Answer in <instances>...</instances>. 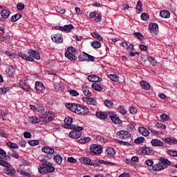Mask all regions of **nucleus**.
Listing matches in <instances>:
<instances>
[{
    "label": "nucleus",
    "mask_w": 177,
    "mask_h": 177,
    "mask_svg": "<svg viewBox=\"0 0 177 177\" xmlns=\"http://www.w3.org/2000/svg\"><path fill=\"white\" fill-rule=\"evenodd\" d=\"M0 40L1 41V42H5L6 44H9V42L10 41V38H9V37L1 36Z\"/></svg>",
    "instance_id": "obj_50"
},
{
    "label": "nucleus",
    "mask_w": 177,
    "mask_h": 177,
    "mask_svg": "<svg viewBox=\"0 0 177 177\" xmlns=\"http://www.w3.org/2000/svg\"><path fill=\"white\" fill-rule=\"evenodd\" d=\"M149 32L153 35L158 34V24L156 23H150L149 25Z\"/></svg>",
    "instance_id": "obj_13"
},
{
    "label": "nucleus",
    "mask_w": 177,
    "mask_h": 177,
    "mask_svg": "<svg viewBox=\"0 0 177 177\" xmlns=\"http://www.w3.org/2000/svg\"><path fill=\"white\" fill-rule=\"evenodd\" d=\"M88 80L91 82H100L102 81V79L96 75H91L88 76Z\"/></svg>",
    "instance_id": "obj_22"
},
{
    "label": "nucleus",
    "mask_w": 177,
    "mask_h": 177,
    "mask_svg": "<svg viewBox=\"0 0 177 177\" xmlns=\"http://www.w3.org/2000/svg\"><path fill=\"white\" fill-rule=\"evenodd\" d=\"M7 146H8V147H10L11 149H19V145L12 142H7Z\"/></svg>",
    "instance_id": "obj_49"
},
{
    "label": "nucleus",
    "mask_w": 177,
    "mask_h": 177,
    "mask_svg": "<svg viewBox=\"0 0 177 177\" xmlns=\"http://www.w3.org/2000/svg\"><path fill=\"white\" fill-rule=\"evenodd\" d=\"M64 122L66 124L65 128H66L67 129H75L76 125H77L73 124V118L70 117L65 118Z\"/></svg>",
    "instance_id": "obj_12"
},
{
    "label": "nucleus",
    "mask_w": 177,
    "mask_h": 177,
    "mask_svg": "<svg viewBox=\"0 0 177 177\" xmlns=\"http://www.w3.org/2000/svg\"><path fill=\"white\" fill-rule=\"evenodd\" d=\"M66 108L68 109L73 113H75V114H78L79 115H85V114H88L89 113V109L88 108L75 103H67L65 104Z\"/></svg>",
    "instance_id": "obj_1"
},
{
    "label": "nucleus",
    "mask_w": 177,
    "mask_h": 177,
    "mask_svg": "<svg viewBox=\"0 0 177 177\" xmlns=\"http://www.w3.org/2000/svg\"><path fill=\"white\" fill-rule=\"evenodd\" d=\"M152 146L161 147L164 146V142L158 139H153L151 141Z\"/></svg>",
    "instance_id": "obj_26"
},
{
    "label": "nucleus",
    "mask_w": 177,
    "mask_h": 177,
    "mask_svg": "<svg viewBox=\"0 0 177 177\" xmlns=\"http://www.w3.org/2000/svg\"><path fill=\"white\" fill-rule=\"evenodd\" d=\"M73 28H74V26L71 24L65 25L64 26H56L54 27V30H59V31H62V32H70Z\"/></svg>",
    "instance_id": "obj_11"
},
{
    "label": "nucleus",
    "mask_w": 177,
    "mask_h": 177,
    "mask_svg": "<svg viewBox=\"0 0 177 177\" xmlns=\"http://www.w3.org/2000/svg\"><path fill=\"white\" fill-rule=\"evenodd\" d=\"M35 90L37 91V93H39V94L44 93V92H45V85H44V83L41 82H36Z\"/></svg>",
    "instance_id": "obj_14"
},
{
    "label": "nucleus",
    "mask_w": 177,
    "mask_h": 177,
    "mask_svg": "<svg viewBox=\"0 0 177 177\" xmlns=\"http://www.w3.org/2000/svg\"><path fill=\"white\" fill-rule=\"evenodd\" d=\"M136 10L138 13H142V11L143 10V8L142 7V1H138L137 2Z\"/></svg>",
    "instance_id": "obj_41"
},
{
    "label": "nucleus",
    "mask_w": 177,
    "mask_h": 177,
    "mask_svg": "<svg viewBox=\"0 0 177 177\" xmlns=\"http://www.w3.org/2000/svg\"><path fill=\"white\" fill-rule=\"evenodd\" d=\"M109 118L111 120L112 122L114 124H120L121 123V120L120 118L117 117V115L114 113H110L109 115Z\"/></svg>",
    "instance_id": "obj_21"
},
{
    "label": "nucleus",
    "mask_w": 177,
    "mask_h": 177,
    "mask_svg": "<svg viewBox=\"0 0 177 177\" xmlns=\"http://www.w3.org/2000/svg\"><path fill=\"white\" fill-rule=\"evenodd\" d=\"M109 78L111 80V81H114L115 82H118L119 77L118 76L114 75V74H111L108 75Z\"/></svg>",
    "instance_id": "obj_47"
},
{
    "label": "nucleus",
    "mask_w": 177,
    "mask_h": 177,
    "mask_svg": "<svg viewBox=\"0 0 177 177\" xmlns=\"http://www.w3.org/2000/svg\"><path fill=\"white\" fill-rule=\"evenodd\" d=\"M148 60L150 62L151 66H156V64H157V62L154 58H153V57H149Z\"/></svg>",
    "instance_id": "obj_59"
},
{
    "label": "nucleus",
    "mask_w": 177,
    "mask_h": 177,
    "mask_svg": "<svg viewBox=\"0 0 177 177\" xmlns=\"http://www.w3.org/2000/svg\"><path fill=\"white\" fill-rule=\"evenodd\" d=\"M51 39L55 44H62L63 43V35L60 33H57L51 37Z\"/></svg>",
    "instance_id": "obj_16"
},
{
    "label": "nucleus",
    "mask_w": 177,
    "mask_h": 177,
    "mask_svg": "<svg viewBox=\"0 0 177 177\" xmlns=\"http://www.w3.org/2000/svg\"><path fill=\"white\" fill-rule=\"evenodd\" d=\"M6 73H7L8 75H13L15 73V68L13 66H9L6 69Z\"/></svg>",
    "instance_id": "obj_42"
},
{
    "label": "nucleus",
    "mask_w": 177,
    "mask_h": 177,
    "mask_svg": "<svg viewBox=\"0 0 177 177\" xmlns=\"http://www.w3.org/2000/svg\"><path fill=\"white\" fill-rule=\"evenodd\" d=\"M30 110L35 111L36 113H45V108L42 106V104H37L35 105H30Z\"/></svg>",
    "instance_id": "obj_10"
},
{
    "label": "nucleus",
    "mask_w": 177,
    "mask_h": 177,
    "mask_svg": "<svg viewBox=\"0 0 177 177\" xmlns=\"http://www.w3.org/2000/svg\"><path fill=\"white\" fill-rule=\"evenodd\" d=\"M104 105L106 107H108V109H113L114 106V103L111 102V101L106 100L104 101Z\"/></svg>",
    "instance_id": "obj_43"
},
{
    "label": "nucleus",
    "mask_w": 177,
    "mask_h": 177,
    "mask_svg": "<svg viewBox=\"0 0 177 177\" xmlns=\"http://www.w3.org/2000/svg\"><path fill=\"white\" fill-rule=\"evenodd\" d=\"M54 161L56 162V164L60 165L62 162H63V158L60 155L54 156Z\"/></svg>",
    "instance_id": "obj_33"
},
{
    "label": "nucleus",
    "mask_w": 177,
    "mask_h": 177,
    "mask_svg": "<svg viewBox=\"0 0 177 177\" xmlns=\"http://www.w3.org/2000/svg\"><path fill=\"white\" fill-rule=\"evenodd\" d=\"M106 153L109 157H113V156H115V150H114V149L111 147H108L106 149Z\"/></svg>",
    "instance_id": "obj_29"
},
{
    "label": "nucleus",
    "mask_w": 177,
    "mask_h": 177,
    "mask_svg": "<svg viewBox=\"0 0 177 177\" xmlns=\"http://www.w3.org/2000/svg\"><path fill=\"white\" fill-rule=\"evenodd\" d=\"M111 113V112L98 111L96 113L95 115L97 118H100V120H107L108 117H110Z\"/></svg>",
    "instance_id": "obj_18"
},
{
    "label": "nucleus",
    "mask_w": 177,
    "mask_h": 177,
    "mask_svg": "<svg viewBox=\"0 0 177 177\" xmlns=\"http://www.w3.org/2000/svg\"><path fill=\"white\" fill-rule=\"evenodd\" d=\"M18 56L19 57H21V59L26 60V62H34V59H36L37 60L41 59L39 53L34 50H29L28 54L19 52L18 53Z\"/></svg>",
    "instance_id": "obj_2"
},
{
    "label": "nucleus",
    "mask_w": 177,
    "mask_h": 177,
    "mask_svg": "<svg viewBox=\"0 0 177 177\" xmlns=\"http://www.w3.org/2000/svg\"><path fill=\"white\" fill-rule=\"evenodd\" d=\"M140 85L142 86V88L143 89H145L146 91H149V89H150L151 88V85L150 84H149L148 82H147L146 81H141L140 82Z\"/></svg>",
    "instance_id": "obj_30"
},
{
    "label": "nucleus",
    "mask_w": 177,
    "mask_h": 177,
    "mask_svg": "<svg viewBox=\"0 0 177 177\" xmlns=\"http://www.w3.org/2000/svg\"><path fill=\"white\" fill-rule=\"evenodd\" d=\"M40 118L44 120L46 122H50V121H53L55 119V113L52 111H46L40 115Z\"/></svg>",
    "instance_id": "obj_9"
},
{
    "label": "nucleus",
    "mask_w": 177,
    "mask_h": 177,
    "mask_svg": "<svg viewBox=\"0 0 177 177\" xmlns=\"http://www.w3.org/2000/svg\"><path fill=\"white\" fill-rule=\"evenodd\" d=\"M17 9H18V10H23V9H24V4L19 3L17 5Z\"/></svg>",
    "instance_id": "obj_64"
},
{
    "label": "nucleus",
    "mask_w": 177,
    "mask_h": 177,
    "mask_svg": "<svg viewBox=\"0 0 177 177\" xmlns=\"http://www.w3.org/2000/svg\"><path fill=\"white\" fill-rule=\"evenodd\" d=\"M138 131L142 136H149V135H150L149 130L145 127H138Z\"/></svg>",
    "instance_id": "obj_23"
},
{
    "label": "nucleus",
    "mask_w": 177,
    "mask_h": 177,
    "mask_svg": "<svg viewBox=\"0 0 177 177\" xmlns=\"http://www.w3.org/2000/svg\"><path fill=\"white\" fill-rule=\"evenodd\" d=\"M141 19L142 20H148L149 19V15H147L146 12H143L141 15Z\"/></svg>",
    "instance_id": "obj_61"
},
{
    "label": "nucleus",
    "mask_w": 177,
    "mask_h": 177,
    "mask_svg": "<svg viewBox=\"0 0 177 177\" xmlns=\"http://www.w3.org/2000/svg\"><path fill=\"white\" fill-rule=\"evenodd\" d=\"M80 143H82V144H85V143H88V142H91V138L89 137H86L84 138H81L79 140Z\"/></svg>",
    "instance_id": "obj_51"
},
{
    "label": "nucleus",
    "mask_w": 177,
    "mask_h": 177,
    "mask_svg": "<svg viewBox=\"0 0 177 177\" xmlns=\"http://www.w3.org/2000/svg\"><path fill=\"white\" fill-rule=\"evenodd\" d=\"M10 15V11L9 10H3L1 11V16L3 19H8Z\"/></svg>",
    "instance_id": "obj_36"
},
{
    "label": "nucleus",
    "mask_w": 177,
    "mask_h": 177,
    "mask_svg": "<svg viewBox=\"0 0 177 177\" xmlns=\"http://www.w3.org/2000/svg\"><path fill=\"white\" fill-rule=\"evenodd\" d=\"M78 59L80 62H85V61L88 60V53L83 52L82 54H80L78 56Z\"/></svg>",
    "instance_id": "obj_32"
},
{
    "label": "nucleus",
    "mask_w": 177,
    "mask_h": 177,
    "mask_svg": "<svg viewBox=\"0 0 177 177\" xmlns=\"http://www.w3.org/2000/svg\"><path fill=\"white\" fill-rule=\"evenodd\" d=\"M129 112L131 114L135 115L137 114L138 113V109L133 106H130L129 107Z\"/></svg>",
    "instance_id": "obj_56"
},
{
    "label": "nucleus",
    "mask_w": 177,
    "mask_h": 177,
    "mask_svg": "<svg viewBox=\"0 0 177 177\" xmlns=\"http://www.w3.org/2000/svg\"><path fill=\"white\" fill-rule=\"evenodd\" d=\"M160 15L163 19H169V17H171V13L168 10H162Z\"/></svg>",
    "instance_id": "obj_28"
},
{
    "label": "nucleus",
    "mask_w": 177,
    "mask_h": 177,
    "mask_svg": "<svg viewBox=\"0 0 177 177\" xmlns=\"http://www.w3.org/2000/svg\"><path fill=\"white\" fill-rule=\"evenodd\" d=\"M84 102H86V104H91L93 106H96V104H97L96 100L92 97L84 98Z\"/></svg>",
    "instance_id": "obj_25"
},
{
    "label": "nucleus",
    "mask_w": 177,
    "mask_h": 177,
    "mask_svg": "<svg viewBox=\"0 0 177 177\" xmlns=\"http://www.w3.org/2000/svg\"><path fill=\"white\" fill-rule=\"evenodd\" d=\"M145 142L144 137H138L134 140V143L136 145H140V143H143Z\"/></svg>",
    "instance_id": "obj_45"
},
{
    "label": "nucleus",
    "mask_w": 177,
    "mask_h": 177,
    "mask_svg": "<svg viewBox=\"0 0 177 177\" xmlns=\"http://www.w3.org/2000/svg\"><path fill=\"white\" fill-rule=\"evenodd\" d=\"M135 50V47L133 46V44H129V46L127 48V50L129 52H133V50Z\"/></svg>",
    "instance_id": "obj_63"
},
{
    "label": "nucleus",
    "mask_w": 177,
    "mask_h": 177,
    "mask_svg": "<svg viewBox=\"0 0 177 177\" xmlns=\"http://www.w3.org/2000/svg\"><path fill=\"white\" fill-rule=\"evenodd\" d=\"M69 93L71 96H78L80 93L75 90H69Z\"/></svg>",
    "instance_id": "obj_58"
},
{
    "label": "nucleus",
    "mask_w": 177,
    "mask_h": 177,
    "mask_svg": "<svg viewBox=\"0 0 177 177\" xmlns=\"http://www.w3.org/2000/svg\"><path fill=\"white\" fill-rule=\"evenodd\" d=\"M91 35L93 38H95V39H99V41H103V37H102V36L96 32H92Z\"/></svg>",
    "instance_id": "obj_40"
},
{
    "label": "nucleus",
    "mask_w": 177,
    "mask_h": 177,
    "mask_svg": "<svg viewBox=\"0 0 177 177\" xmlns=\"http://www.w3.org/2000/svg\"><path fill=\"white\" fill-rule=\"evenodd\" d=\"M156 126L160 129H167V126L162 123L156 122Z\"/></svg>",
    "instance_id": "obj_55"
},
{
    "label": "nucleus",
    "mask_w": 177,
    "mask_h": 177,
    "mask_svg": "<svg viewBox=\"0 0 177 177\" xmlns=\"http://www.w3.org/2000/svg\"><path fill=\"white\" fill-rule=\"evenodd\" d=\"M73 129L74 131L69 133V137L72 138V139H78V138H81V131H84V127L77 124L75 129Z\"/></svg>",
    "instance_id": "obj_6"
},
{
    "label": "nucleus",
    "mask_w": 177,
    "mask_h": 177,
    "mask_svg": "<svg viewBox=\"0 0 177 177\" xmlns=\"http://www.w3.org/2000/svg\"><path fill=\"white\" fill-rule=\"evenodd\" d=\"M168 165H171V161H169L167 158H160L159 160V162L155 164L152 166L153 171L158 172L160 171H162L166 168H168Z\"/></svg>",
    "instance_id": "obj_4"
},
{
    "label": "nucleus",
    "mask_w": 177,
    "mask_h": 177,
    "mask_svg": "<svg viewBox=\"0 0 177 177\" xmlns=\"http://www.w3.org/2000/svg\"><path fill=\"white\" fill-rule=\"evenodd\" d=\"M139 151L142 154V156H153V154H154L153 149L150 147H141L140 148Z\"/></svg>",
    "instance_id": "obj_15"
},
{
    "label": "nucleus",
    "mask_w": 177,
    "mask_h": 177,
    "mask_svg": "<svg viewBox=\"0 0 177 177\" xmlns=\"http://www.w3.org/2000/svg\"><path fill=\"white\" fill-rule=\"evenodd\" d=\"M28 120L32 122V124H39L41 122V119L35 117V116H32L29 118Z\"/></svg>",
    "instance_id": "obj_34"
},
{
    "label": "nucleus",
    "mask_w": 177,
    "mask_h": 177,
    "mask_svg": "<svg viewBox=\"0 0 177 177\" xmlns=\"http://www.w3.org/2000/svg\"><path fill=\"white\" fill-rule=\"evenodd\" d=\"M86 62H95V57L87 54V59Z\"/></svg>",
    "instance_id": "obj_62"
},
{
    "label": "nucleus",
    "mask_w": 177,
    "mask_h": 177,
    "mask_svg": "<svg viewBox=\"0 0 177 177\" xmlns=\"http://www.w3.org/2000/svg\"><path fill=\"white\" fill-rule=\"evenodd\" d=\"M82 89L85 96H88V97H91V96H92V93L89 91L88 86H82Z\"/></svg>",
    "instance_id": "obj_27"
},
{
    "label": "nucleus",
    "mask_w": 177,
    "mask_h": 177,
    "mask_svg": "<svg viewBox=\"0 0 177 177\" xmlns=\"http://www.w3.org/2000/svg\"><path fill=\"white\" fill-rule=\"evenodd\" d=\"M91 88H93L95 91H97V92H100L102 91V86L97 83H93Z\"/></svg>",
    "instance_id": "obj_39"
},
{
    "label": "nucleus",
    "mask_w": 177,
    "mask_h": 177,
    "mask_svg": "<svg viewBox=\"0 0 177 177\" xmlns=\"http://www.w3.org/2000/svg\"><path fill=\"white\" fill-rule=\"evenodd\" d=\"M90 19H94L96 23H100L102 21V13H96V12H93L89 14Z\"/></svg>",
    "instance_id": "obj_17"
},
{
    "label": "nucleus",
    "mask_w": 177,
    "mask_h": 177,
    "mask_svg": "<svg viewBox=\"0 0 177 177\" xmlns=\"http://www.w3.org/2000/svg\"><path fill=\"white\" fill-rule=\"evenodd\" d=\"M21 16L22 15L21 13L15 14V15L11 17L10 20L12 22L17 21V20H19V19H21Z\"/></svg>",
    "instance_id": "obj_37"
},
{
    "label": "nucleus",
    "mask_w": 177,
    "mask_h": 177,
    "mask_svg": "<svg viewBox=\"0 0 177 177\" xmlns=\"http://www.w3.org/2000/svg\"><path fill=\"white\" fill-rule=\"evenodd\" d=\"M119 113H120V114H127V109H125V106L120 105L118 109Z\"/></svg>",
    "instance_id": "obj_48"
},
{
    "label": "nucleus",
    "mask_w": 177,
    "mask_h": 177,
    "mask_svg": "<svg viewBox=\"0 0 177 177\" xmlns=\"http://www.w3.org/2000/svg\"><path fill=\"white\" fill-rule=\"evenodd\" d=\"M160 118L162 121H169V116L167 114L160 115Z\"/></svg>",
    "instance_id": "obj_53"
},
{
    "label": "nucleus",
    "mask_w": 177,
    "mask_h": 177,
    "mask_svg": "<svg viewBox=\"0 0 177 177\" xmlns=\"http://www.w3.org/2000/svg\"><path fill=\"white\" fill-rule=\"evenodd\" d=\"M0 165H1V167H5L6 168H9V167H12V165H10V163L2 160H0Z\"/></svg>",
    "instance_id": "obj_44"
},
{
    "label": "nucleus",
    "mask_w": 177,
    "mask_h": 177,
    "mask_svg": "<svg viewBox=\"0 0 177 177\" xmlns=\"http://www.w3.org/2000/svg\"><path fill=\"white\" fill-rule=\"evenodd\" d=\"M19 86L22 89L26 91V92H28L31 88L30 87V85H28V82H27V80L25 79H23L19 81Z\"/></svg>",
    "instance_id": "obj_19"
},
{
    "label": "nucleus",
    "mask_w": 177,
    "mask_h": 177,
    "mask_svg": "<svg viewBox=\"0 0 177 177\" xmlns=\"http://www.w3.org/2000/svg\"><path fill=\"white\" fill-rule=\"evenodd\" d=\"M119 139H122L123 140H129L131 139V133L126 130H121L116 133Z\"/></svg>",
    "instance_id": "obj_8"
},
{
    "label": "nucleus",
    "mask_w": 177,
    "mask_h": 177,
    "mask_svg": "<svg viewBox=\"0 0 177 177\" xmlns=\"http://www.w3.org/2000/svg\"><path fill=\"white\" fill-rule=\"evenodd\" d=\"M75 55H77V50L74 47H68L65 52V56L68 60H77Z\"/></svg>",
    "instance_id": "obj_5"
},
{
    "label": "nucleus",
    "mask_w": 177,
    "mask_h": 177,
    "mask_svg": "<svg viewBox=\"0 0 177 177\" xmlns=\"http://www.w3.org/2000/svg\"><path fill=\"white\" fill-rule=\"evenodd\" d=\"M55 88L57 89V91H64V86H60V84H59V83H55L54 84Z\"/></svg>",
    "instance_id": "obj_52"
},
{
    "label": "nucleus",
    "mask_w": 177,
    "mask_h": 177,
    "mask_svg": "<svg viewBox=\"0 0 177 177\" xmlns=\"http://www.w3.org/2000/svg\"><path fill=\"white\" fill-rule=\"evenodd\" d=\"M145 164L147 165V167H153L154 162L149 159L145 161Z\"/></svg>",
    "instance_id": "obj_60"
},
{
    "label": "nucleus",
    "mask_w": 177,
    "mask_h": 177,
    "mask_svg": "<svg viewBox=\"0 0 177 177\" xmlns=\"http://www.w3.org/2000/svg\"><path fill=\"white\" fill-rule=\"evenodd\" d=\"M28 143L30 146H38V145H39V141L38 140H29Z\"/></svg>",
    "instance_id": "obj_46"
},
{
    "label": "nucleus",
    "mask_w": 177,
    "mask_h": 177,
    "mask_svg": "<svg viewBox=\"0 0 177 177\" xmlns=\"http://www.w3.org/2000/svg\"><path fill=\"white\" fill-rule=\"evenodd\" d=\"M8 156H10V157H12L13 158H19V153L16 152H8Z\"/></svg>",
    "instance_id": "obj_57"
},
{
    "label": "nucleus",
    "mask_w": 177,
    "mask_h": 177,
    "mask_svg": "<svg viewBox=\"0 0 177 177\" xmlns=\"http://www.w3.org/2000/svg\"><path fill=\"white\" fill-rule=\"evenodd\" d=\"M165 143L167 145H177L176 139H172L171 138H167L165 140Z\"/></svg>",
    "instance_id": "obj_35"
},
{
    "label": "nucleus",
    "mask_w": 177,
    "mask_h": 177,
    "mask_svg": "<svg viewBox=\"0 0 177 177\" xmlns=\"http://www.w3.org/2000/svg\"><path fill=\"white\" fill-rule=\"evenodd\" d=\"M43 153H46V154H54L55 149L53 148H50L49 147H43L41 149Z\"/></svg>",
    "instance_id": "obj_24"
},
{
    "label": "nucleus",
    "mask_w": 177,
    "mask_h": 177,
    "mask_svg": "<svg viewBox=\"0 0 177 177\" xmlns=\"http://www.w3.org/2000/svg\"><path fill=\"white\" fill-rule=\"evenodd\" d=\"M167 154H169V156L171 157H177V151L169 150L167 151Z\"/></svg>",
    "instance_id": "obj_54"
},
{
    "label": "nucleus",
    "mask_w": 177,
    "mask_h": 177,
    "mask_svg": "<svg viewBox=\"0 0 177 177\" xmlns=\"http://www.w3.org/2000/svg\"><path fill=\"white\" fill-rule=\"evenodd\" d=\"M91 46L94 49H99L102 46V44H100V41H95L91 42Z\"/></svg>",
    "instance_id": "obj_38"
},
{
    "label": "nucleus",
    "mask_w": 177,
    "mask_h": 177,
    "mask_svg": "<svg viewBox=\"0 0 177 177\" xmlns=\"http://www.w3.org/2000/svg\"><path fill=\"white\" fill-rule=\"evenodd\" d=\"M80 162L86 165H91L92 164V160H91L89 158H82L80 159Z\"/></svg>",
    "instance_id": "obj_31"
},
{
    "label": "nucleus",
    "mask_w": 177,
    "mask_h": 177,
    "mask_svg": "<svg viewBox=\"0 0 177 177\" xmlns=\"http://www.w3.org/2000/svg\"><path fill=\"white\" fill-rule=\"evenodd\" d=\"M3 172L4 174L8 175L9 176H15V175H16V169L12 167V166L4 169Z\"/></svg>",
    "instance_id": "obj_20"
},
{
    "label": "nucleus",
    "mask_w": 177,
    "mask_h": 177,
    "mask_svg": "<svg viewBox=\"0 0 177 177\" xmlns=\"http://www.w3.org/2000/svg\"><path fill=\"white\" fill-rule=\"evenodd\" d=\"M55 169L53 164L46 160L43 161V164H41L38 168L39 174H42L43 175L55 172Z\"/></svg>",
    "instance_id": "obj_3"
},
{
    "label": "nucleus",
    "mask_w": 177,
    "mask_h": 177,
    "mask_svg": "<svg viewBox=\"0 0 177 177\" xmlns=\"http://www.w3.org/2000/svg\"><path fill=\"white\" fill-rule=\"evenodd\" d=\"M103 151V147L100 145H97L96 144L91 145L90 147V153L92 156H97L99 154H102Z\"/></svg>",
    "instance_id": "obj_7"
}]
</instances>
